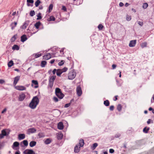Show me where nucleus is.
I'll use <instances>...</instances> for the list:
<instances>
[{"label": "nucleus", "instance_id": "f257e3e1", "mask_svg": "<svg viewBox=\"0 0 154 154\" xmlns=\"http://www.w3.org/2000/svg\"><path fill=\"white\" fill-rule=\"evenodd\" d=\"M39 102V100L37 96L34 97L30 103L29 106L32 109H35Z\"/></svg>", "mask_w": 154, "mask_h": 154}, {"label": "nucleus", "instance_id": "f03ea898", "mask_svg": "<svg viewBox=\"0 0 154 154\" xmlns=\"http://www.w3.org/2000/svg\"><path fill=\"white\" fill-rule=\"evenodd\" d=\"M76 74V72L74 70L72 69L68 73V79L70 80H72L75 77Z\"/></svg>", "mask_w": 154, "mask_h": 154}, {"label": "nucleus", "instance_id": "7ed1b4c3", "mask_svg": "<svg viewBox=\"0 0 154 154\" xmlns=\"http://www.w3.org/2000/svg\"><path fill=\"white\" fill-rule=\"evenodd\" d=\"M14 88L16 90L18 91H24L26 90V88L23 86L18 85L14 86Z\"/></svg>", "mask_w": 154, "mask_h": 154}, {"label": "nucleus", "instance_id": "20e7f679", "mask_svg": "<svg viewBox=\"0 0 154 154\" xmlns=\"http://www.w3.org/2000/svg\"><path fill=\"white\" fill-rule=\"evenodd\" d=\"M25 154H35L34 151L32 149H26L24 152Z\"/></svg>", "mask_w": 154, "mask_h": 154}, {"label": "nucleus", "instance_id": "39448f33", "mask_svg": "<svg viewBox=\"0 0 154 154\" xmlns=\"http://www.w3.org/2000/svg\"><path fill=\"white\" fill-rule=\"evenodd\" d=\"M77 93L79 96L81 95L82 94V91L81 88L80 86H78L76 88Z\"/></svg>", "mask_w": 154, "mask_h": 154}, {"label": "nucleus", "instance_id": "423d86ee", "mask_svg": "<svg viewBox=\"0 0 154 154\" xmlns=\"http://www.w3.org/2000/svg\"><path fill=\"white\" fill-rule=\"evenodd\" d=\"M7 133L5 129L2 130L1 133L0 134V139H2L4 138L5 136L7 135Z\"/></svg>", "mask_w": 154, "mask_h": 154}, {"label": "nucleus", "instance_id": "0eeeda50", "mask_svg": "<svg viewBox=\"0 0 154 154\" xmlns=\"http://www.w3.org/2000/svg\"><path fill=\"white\" fill-rule=\"evenodd\" d=\"M43 58L44 60H48L51 58V55L49 53H47L43 56Z\"/></svg>", "mask_w": 154, "mask_h": 154}, {"label": "nucleus", "instance_id": "6e6552de", "mask_svg": "<svg viewBox=\"0 0 154 154\" xmlns=\"http://www.w3.org/2000/svg\"><path fill=\"white\" fill-rule=\"evenodd\" d=\"M136 43V40H131V41H130V42L129 43V46L131 47H134L135 46V45Z\"/></svg>", "mask_w": 154, "mask_h": 154}, {"label": "nucleus", "instance_id": "1a4fd4ad", "mask_svg": "<svg viewBox=\"0 0 154 154\" xmlns=\"http://www.w3.org/2000/svg\"><path fill=\"white\" fill-rule=\"evenodd\" d=\"M20 79V76H17L15 77L14 79V81L13 82V85L14 86H16L17 84L19 81Z\"/></svg>", "mask_w": 154, "mask_h": 154}, {"label": "nucleus", "instance_id": "9d476101", "mask_svg": "<svg viewBox=\"0 0 154 154\" xmlns=\"http://www.w3.org/2000/svg\"><path fill=\"white\" fill-rule=\"evenodd\" d=\"M80 147H81L79 146V144L76 145L74 148V152L75 153L78 152L80 149Z\"/></svg>", "mask_w": 154, "mask_h": 154}, {"label": "nucleus", "instance_id": "9b49d317", "mask_svg": "<svg viewBox=\"0 0 154 154\" xmlns=\"http://www.w3.org/2000/svg\"><path fill=\"white\" fill-rule=\"evenodd\" d=\"M29 23V22L28 21H26L24 22L23 24L21 26L20 28L23 29H25L28 26Z\"/></svg>", "mask_w": 154, "mask_h": 154}, {"label": "nucleus", "instance_id": "f8f14e48", "mask_svg": "<svg viewBox=\"0 0 154 154\" xmlns=\"http://www.w3.org/2000/svg\"><path fill=\"white\" fill-rule=\"evenodd\" d=\"M32 86H33V84H34L35 85V86L34 87L35 88H37L38 87V83L37 80H32Z\"/></svg>", "mask_w": 154, "mask_h": 154}, {"label": "nucleus", "instance_id": "ddd939ff", "mask_svg": "<svg viewBox=\"0 0 154 154\" xmlns=\"http://www.w3.org/2000/svg\"><path fill=\"white\" fill-rule=\"evenodd\" d=\"M36 130L34 128H31L28 129L27 131L29 134L34 133L36 132Z\"/></svg>", "mask_w": 154, "mask_h": 154}, {"label": "nucleus", "instance_id": "4468645a", "mask_svg": "<svg viewBox=\"0 0 154 154\" xmlns=\"http://www.w3.org/2000/svg\"><path fill=\"white\" fill-rule=\"evenodd\" d=\"M25 97V94L24 93H22L20 94L19 97V100L22 101L23 100Z\"/></svg>", "mask_w": 154, "mask_h": 154}, {"label": "nucleus", "instance_id": "2eb2a0df", "mask_svg": "<svg viewBox=\"0 0 154 154\" xmlns=\"http://www.w3.org/2000/svg\"><path fill=\"white\" fill-rule=\"evenodd\" d=\"M58 128L60 130H62L63 128V123L61 122H59L57 125Z\"/></svg>", "mask_w": 154, "mask_h": 154}, {"label": "nucleus", "instance_id": "dca6fc26", "mask_svg": "<svg viewBox=\"0 0 154 154\" xmlns=\"http://www.w3.org/2000/svg\"><path fill=\"white\" fill-rule=\"evenodd\" d=\"M17 24V23L16 22H14L11 23L10 26L11 27V29L12 30H13L14 29V28L16 27Z\"/></svg>", "mask_w": 154, "mask_h": 154}, {"label": "nucleus", "instance_id": "f3484780", "mask_svg": "<svg viewBox=\"0 0 154 154\" xmlns=\"http://www.w3.org/2000/svg\"><path fill=\"white\" fill-rule=\"evenodd\" d=\"M56 78V76L55 75H53L51 76L49 79V82H53L54 83V81Z\"/></svg>", "mask_w": 154, "mask_h": 154}, {"label": "nucleus", "instance_id": "a211bd4d", "mask_svg": "<svg viewBox=\"0 0 154 154\" xmlns=\"http://www.w3.org/2000/svg\"><path fill=\"white\" fill-rule=\"evenodd\" d=\"M27 39V38L26 35H23L21 37V41L24 42Z\"/></svg>", "mask_w": 154, "mask_h": 154}, {"label": "nucleus", "instance_id": "6ab92c4d", "mask_svg": "<svg viewBox=\"0 0 154 154\" xmlns=\"http://www.w3.org/2000/svg\"><path fill=\"white\" fill-rule=\"evenodd\" d=\"M78 144H79V146L81 147L83 146L84 144V140L82 139H80L79 140V143H78Z\"/></svg>", "mask_w": 154, "mask_h": 154}, {"label": "nucleus", "instance_id": "aec40b11", "mask_svg": "<svg viewBox=\"0 0 154 154\" xmlns=\"http://www.w3.org/2000/svg\"><path fill=\"white\" fill-rule=\"evenodd\" d=\"M27 5L28 6H32V5H31L29 3L33 4L34 2L33 0H27Z\"/></svg>", "mask_w": 154, "mask_h": 154}, {"label": "nucleus", "instance_id": "412c9836", "mask_svg": "<svg viewBox=\"0 0 154 154\" xmlns=\"http://www.w3.org/2000/svg\"><path fill=\"white\" fill-rule=\"evenodd\" d=\"M56 95L60 99L63 98L64 96V95L61 92L59 94H57Z\"/></svg>", "mask_w": 154, "mask_h": 154}, {"label": "nucleus", "instance_id": "4be33fe9", "mask_svg": "<svg viewBox=\"0 0 154 154\" xmlns=\"http://www.w3.org/2000/svg\"><path fill=\"white\" fill-rule=\"evenodd\" d=\"M25 137V135L24 134H20L18 135V138L20 140L24 139Z\"/></svg>", "mask_w": 154, "mask_h": 154}, {"label": "nucleus", "instance_id": "5701e85b", "mask_svg": "<svg viewBox=\"0 0 154 154\" xmlns=\"http://www.w3.org/2000/svg\"><path fill=\"white\" fill-rule=\"evenodd\" d=\"M63 135L62 133H59L57 135V138L58 140H61L63 138Z\"/></svg>", "mask_w": 154, "mask_h": 154}, {"label": "nucleus", "instance_id": "b1692460", "mask_svg": "<svg viewBox=\"0 0 154 154\" xmlns=\"http://www.w3.org/2000/svg\"><path fill=\"white\" fill-rule=\"evenodd\" d=\"M62 73V72L61 69H58L57 70L56 73L58 76H60Z\"/></svg>", "mask_w": 154, "mask_h": 154}, {"label": "nucleus", "instance_id": "393cba45", "mask_svg": "<svg viewBox=\"0 0 154 154\" xmlns=\"http://www.w3.org/2000/svg\"><path fill=\"white\" fill-rule=\"evenodd\" d=\"M36 144V142L35 141H32L29 143V146L31 147H33L35 146Z\"/></svg>", "mask_w": 154, "mask_h": 154}, {"label": "nucleus", "instance_id": "a878e982", "mask_svg": "<svg viewBox=\"0 0 154 154\" xmlns=\"http://www.w3.org/2000/svg\"><path fill=\"white\" fill-rule=\"evenodd\" d=\"M19 49V47L16 45H14L12 48V49L13 50H18Z\"/></svg>", "mask_w": 154, "mask_h": 154}, {"label": "nucleus", "instance_id": "bb28decb", "mask_svg": "<svg viewBox=\"0 0 154 154\" xmlns=\"http://www.w3.org/2000/svg\"><path fill=\"white\" fill-rule=\"evenodd\" d=\"M55 20V17L53 16H51L48 19V20L49 21H54Z\"/></svg>", "mask_w": 154, "mask_h": 154}, {"label": "nucleus", "instance_id": "cd10ccee", "mask_svg": "<svg viewBox=\"0 0 154 154\" xmlns=\"http://www.w3.org/2000/svg\"><path fill=\"white\" fill-rule=\"evenodd\" d=\"M17 37V35L15 34L11 38V42H13L16 39Z\"/></svg>", "mask_w": 154, "mask_h": 154}, {"label": "nucleus", "instance_id": "c85d7f7f", "mask_svg": "<svg viewBox=\"0 0 154 154\" xmlns=\"http://www.w3.org/2000/svg\"><path fill=\"white\" fill-rule=\"evenodd\" d=\"M41 23L40 22H36L35 24V26L37 29H38L39 26H40Z\"/></svg>", "mask_w": 154, "mask_h": 154}, {"label": "nucleus", "instance_id": "c756f323", "mask_svg": "<svg viewBox=\"0 0 154 154\" xmlns=\"http://www.w3.org/2000/svg\"><path fill=\"white\" fill-rule=\"evenodd\" d=\"M51 142V140L50 138H48L45 141V143L46 144H50Z\"/></svg>", "mask_w": 154, "mask_h": 154}, {"label": "nucleus", "instance_id": "7c9ffc66", "mask_svg": "<svg viewBox=\"0 0 154 154\" xmlns=\"http://www.w3.org/2000/svg\"><path fill=\"white\" fill-rule=\"evenodd\" d=\"M53 7V5L52 4H51L50 5L48 8V12L49 13H50L51 11L52 10Z\"/></svg>", "mask_w": 154, "mask_h": 154}, {"label": "nucleus", "instance_id": "2f4dec72", "mask_svg": "<svg viewBox=\"0 0 154 154\" xmlns=\"http://www.w3.org/2000/svg\"><path fill=\"white\" fill-rule=\"evenodd\" d=\"M19 143L17 142H15L14 143L12 146V148L14 149V147H17L19 145Z\"/></svg>", "mask_w": 154, "mask_h": 154}, {"label": "nucleus", "instance_id": "473e14b6", "mask_svg": "<svg viewBox=\"0 0 154 154\" xmlns=\"http://www.w3.org/2000/svg\"><path fill=\"white\" fill-rule=\"evenodd\" d=\"M104 104L106 106H108L109 105V102L108 100H106L104 101Z\"/></svg>", "mask_w": 154, "mask_h": 154}, {"label": "nucleus", "instance_id": "72a5a7b5", "mask_svg": "<svg viewBox=\"0 0 154 154\" xmlns=\"http://www.w3.org/2000/svg\"><path fill=\"white\" fill-rule=\"evenodd\" d=\"M33 55H34V57L35 58H38L42 56V54L41 53H37L35 54H34Z\"/></svg>", "mask_w": 154, "mask_h": 154}, {"label": "nucleus", "instance_id": "f704fd0d", "mask_svg": "<svg viewBox=\"0 0 154 154\" xmlns=\"http://www.w3.org/2000/svg\"><path fill=\"white\" fill-rule=\"evenodd\" d=\"M46 64V61H42L41 62V66L42 67H43L45 66Z\"/></svg>", "mask_w": 154, "mask_h": 154}, {"label": "nucleus", "instance_id": "c9c22d12", "mask_svg": "<svg viewBox=\"0 0 154 154\" xmlns=\"http://www.w3.org/2000/svg\"><path fill=\"white\" fill-rule=\"evenodd\" d=\"M149 128H147L146 127H145L143 128V131L145 133H147L148 132V131H149Z\"/></svg>", "mask_w": 154, "mask_h": 154}, {"label": "nucleus", "instance_id": "e433bc0d", "mask_svg": "<svg viewBox=\"0 0 154 154\" xmlns=\"http://www.w3.org/2000/svg\"><path fill=\"white\" fill-rule=\"evenodd\" d=\"M41 3V2L39 0H37L35 2V5L36 7H37Z\"/></svg>", "mask_w": 154, "mask_h": 154}, {"label": "nucleus", "instance_id": "4c0bfd02", "mask_svg": "<svg viewBox=\"0 0 154 154\" xmlns=\"http://www.w3.org/2000/svg\"><path fill=\"white\" fill-rule=\"evenodd\" d=\"M147 45V42H145L142 43L140 45H141V47L142 48H143L144 47H146Z\"/></svg>", "mask_w": 154, "mask_h": 154}, {"label": "nucleus", "instance_id": "58836bf2", "mask_svg": "<svg viewBox=\"0 0 154 154\" xmlns=\"http://www.w3.org/2000/svg\"><path fill=\"white\" fill-rule=\"evenodd\" d=\"M14 64V63L12 60L10 61L8 63V67H11Z\"/></svg>", "mask_w": 154, "mask_h": 154}, {"label": "nucleus", "instance_id": "ea45409f", "mask_svg": "<svg viewBox=\"0 0 154 154\" xmlns=\"http://www.w3.org/2000/svg\"><path fill=\"white\" fill-rule=\"evenodd\" d=\"M61 90L59 88H57L55 89V93L56 94H59L60 92H61Z\"/></svg>", "mask_w": 154, "mask_h": 154}, {"label": "nucleus", "instance_id": "a19ab883", "mask_svg": "<svg viewBox=\"0 0 154 154\" xmlns=\"http://www.w3.org/2000/svg\"><path fill=\"white\" fill-rule=\"evenodd\" d=\"M122 109V106L121 104H119L117 106V109L119 111H120Z\"/></svg>", "mask_w": 154, "mask_h": 154}, {"label": "nucleus", "instance_id": "79ce46f5", "mask_svg": "<svg viewBox=\"0 0 154 154\" xmlns=\"http://www.w3.org/2000/svg\"><path fill=\"white\" fill-rule=\"evenodd\" d=\"M37 20H41L42 18L41 16V13H39L37 15Z\"/></svg>", "mask_w": 154, "mask_h": 154}, {"label": "nucleus", "instance_id": "37998d69", "mask_svg": "<svg viewBox=\"0 0 154 154\" xmlns=\"http://www.w3.org/2000/svg\"><path fill=\"white\" fill-rule=\"evenodd\" d=\"M148 4L146 3H144L143 4L142 7L144 9H146L148 7Z\"/></svg>", "mask_w": 154, "mask_h": 154}, {"label": "nucleus", "instance_id": "c03bdc74", "mask_svg": "<svg viewBox=\"0 0 154 154\" xmlns=\"http://www.w3.org/2000/svg\"><path fill=\"white\" fill-rule=\"evenodd\" d=\"M126 20L128 21H130L131 20V18L130 16H129L128 15H127L126 16Z\"/></svg>", "mask_w": 154, "mask_h": 154}, {"label": "nucleus", "instance_id": "a18cd8bd", "mask_svg": "<svg viewBox=\"0 0 154 154\" xmlns=\"http://www.w3.org/2000/svg\"><path fill=\"white\" fill-rule=\"evenodd\" d=\"M103 26L102 24H100L98 26V28L99 30H102Z\"/></svg>", "mask_w": 154, "mask_h": 154}, {"label": "nucleus", "instance_id": "49530a36", "mask_svg": "<svg viewBox=\"0 0 154 154\" xmlns=\"http://www.w3.org/2000/svg\"><path fill=\"white\" fill-rule=\"evenodd\" d=\"M35 14V12L34 11H31L30 13V15L32 17Z\"/></svg>", "mask_w": 154, "mask_h": 154}, {"label": "nucleus", "instance_id": "de8ad7c7", "mask_svg": "<svg viewBox=\"0 0 154 154\" xmlns=\"http://www.w3.org/2000/svg\"><path fill=\"white\" fill-rule=\"evenodd\" d=\"M97 146H98L97 143H94L93 145L92 149L93 150H94V149H95V148Z\"/></svg>", "mask_w": 154, "mask_h": 154}, {"label": "nucleus", "instance_id": "09e8293b", "mask_svg": "<svg viewBox=\"0 0 154 154\" xmlns=\"http://www.w3.org/2000/svg\"><path fill=\"white\" fill-rule=\"evenodd\" d=\"M23 143L25 146H27L28 145V141L26 140H24L23 141Z\"/></svg>", "mask_w": 154, "mask_h": 154}, {"label": "nucleus", "instance_id": "8fccbe9b", "mask_svg": "<svg viewBox=\"0 0 154 154\" xmlns=\"http://www.w3.org/2000/svg\"><path fill=\"white\" fill-rule=\"evenodd\" d=\"M62 72H66L68 70V68L66 67H64L63 69H61Z\"/></svg>", "mask_w": 154, "mask_h": 154}, {"label": "nucleus", "instance_id": "3c124183", "mask_svg": "<svg viewBox=\"0 0 154 154\" xmlns=\"http://www.w3.org/2000/svg\"><path fill=\"white\" fill-rule=\"evenodd\" d=\"M64 62L63 60H62L58 63V65L60 66L63 65L64 63Z\"/></svg>", "mask_w": 154, "mask_h": 154}, {"label": "nucleus", "instance_id": "603ef678", "mask_svg": "<svg viewBox=\"0 0 154 154\" xmlns=\"http://www.w3.org/2000/svg\"><path fill=\"white\" fill-rule=\"evenodd\" d=\"M53 100L55 102H57L59 100L58 98L56 97H54L53 98Z\"/></svg>", "mask_w": 154, "mask_h": 154}, {"label": "nucleus", "instance_id": "864d4df0", "mask_svg": "<svg viewBox=\"0 0 154 154\" xmlns=\"http://www.w3.org/2000/svg\"><path fill=\"white\" fill-rule=\"evenodd\" d=\"M121 136V134L119 133L116 134L115 135V137L116 138H118L120 137Z\"/></svg>", "mask_w": 154, "mask_h": 154}, {"label": "nucleus", "instance_id": "5fc2aeb1", "mask_svg": "<svg viewBox=\"0 0 154 154\" xmlns=\"http://www.w3.org/2000/svg\"><path fill=\"white\" fill-rule=\"evenodd\" d=\"M109 152L110 153H112L114 152V150L112 149H111L109 150Z\"/></svg>", "mask_w": 154, "mask_h": 154}, {"label": "nucleus", "instance_id": "6e6d98bb", "mask_svg": "<svg viewBox=\"0 0 154 154\" xmlns=\"http://www.w3.org/2000/svg\"><path fill=\"white\" fill-rule=\"evenodd\" d=\"M54 82H49V86L51 88H52L53 86Z\"/></svg>", "mask_w": 154, "mask_h": 154}, {"label": "nucleus", "instance_id": "4d7b16f0", "mask_svg": "<svg viewBox=\"0 0 154 154\" xmlns=\"http://www.w3.org/2000/svg\"><path fill=\"white\" fill-rule=\"evenodd\" d=\"M70 103L66 104L65 105L64 107H66V108L69 107L70 106Z\"/></svg>", "mask_w": 154, "mask_h": 154}, {"label": "nucleus", "instance_id": "13d9d810", "mask_svg": "<svg viewBox=\"0 0 154 154\" xmlns=\"http://www.w3.org/2000/svg\"><path fill=\"white\" fill-rule=\"evenodd\" d=\"M138 24L139 25L142 26L143 25V22L141 21H139L138 22Z\"/></svg>", "mask_w": 154, "mask_h": 154}, {"label": "nucleus", "instance_id": "bf43d9fd", "mask_svg": "<svg viewBox=\"0 0 154 154\" xmlns=\"http://www.w3.org/2000/svg\"><path fill=\"white\" fill-rule=\"evenodd\" d=\"M114 106H110L109 107V109L111 111H112L114 110Z\"/></svg>", "mask_w": 154, "mask_h": 154}, {"label": "nucleus", "instance_id": "052dcab7", "mask_svg": "<svg viewBox=\"0 0 154 154\" xmlns=\"http://www.w3.org/2000/svg\"><path fill=\"white\" fill-rule=\"evenodd\" d=\"M117 66L116 64H113L112 65V69H115Z\"/></svg>", "mask_w": 154, "mask_h": 154}, {"label": "nucleus", "instance_id": "680f3d73", "mask_svg": "<svg viewBox=\"0 0 154 154\" xmlns=\"http://www.w3.org/2000/svg\"><path fill=\"white\" fill-rule=\"evenodd\" d=\"M43 134L42 133H39L38 134V136H39V137H43Z\"/></svg>", "mask_w": 154, "mask_h": 154}, {"label": "nucleus", "instance_id": "e2e57ef3", "mask_svg": "<svg viewBox=\"0 0 154 154\" xmlns=\"http://www.w3.org/2000/svg\"><path fill=\"white\" fill-rule=\"evenodd\" d=\"M5 82V81L3 79H0V84H2Z\"/></svg>", "mask_w": 154, "mask_h": 154}, {"label": "nucleus", "instance_id": "0e129e2a", "mask_svg": "<svg viewBox=\"0 0 154 154\" xmlns=\"http://www.w3.org/2000/svg\"><path fill=\"white\" fill-rule=\"evenodd\" d=\"M62 9L64 10V11H66V7L65 6H63L62 7Z\"/></svg>", "mask_w": 154, "mask_h": 154}, {"label": "nucleus", "instance_id": "69168bd1", "mask_svg": "<svg viewBox=\"0 0 154 154\" xmlns=\"http://www.w3.org/2000/svg\"><path fill=\"white\" fill-rule=\"evenodd\" d=\"M57 70L56 69H54L53 71H52V72L53 75H55V73L57 71Z\"/></svg>", "mask_w": 154, "mask_h": 154}, {"label": "nucleus", "instance_id": "338daca9", "mask_svg": "<svg viewBox=\"0 0 154 154\" xmlns=\"http://www.w3.org/2000/svg\"><path fill=\"white\" fill-rule=\"evenodd\" d=\"M153 102H154V95L152 97V99L151 100V103H153Z\"/></svg>", "mask_w": 154, "mask_h": 154}, {"label": "nucleus", "instance_id": "774afa93", "mask_svg": "<svg viewBox=\"0 0 154 154\" xmlns=\"http://www.w3.org/2000/svg\"><path fill=\"white\" fill-rule=\"evenodd\" d=\"M54 61L55 60L54 59H53L51 60L50 63L51 64H53L54 63Z\"/></svg>", "mask_w": 154, "mask_h": 154}]
</instances>
